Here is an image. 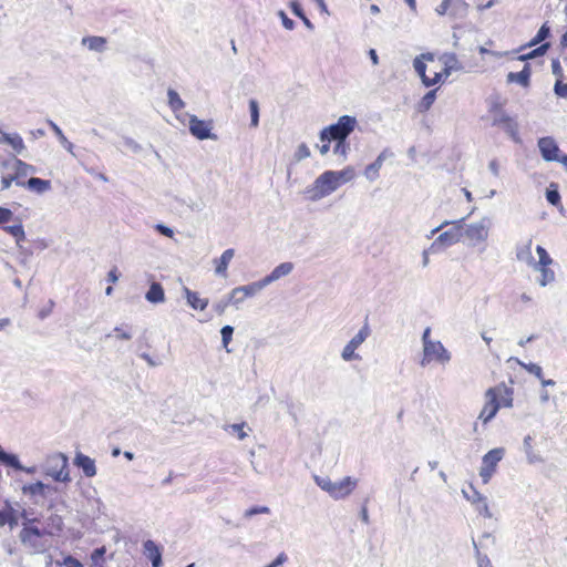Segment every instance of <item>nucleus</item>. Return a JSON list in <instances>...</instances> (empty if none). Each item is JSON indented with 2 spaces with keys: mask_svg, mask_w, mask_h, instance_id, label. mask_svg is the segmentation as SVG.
<instances>
[{
  "mask_svg": "<svg viewBox=\"0 0 567 567\" xmlns=\"http://www.w3.org/2000/svg\"><path fill=\"white\" fill-rule=\"evenodd\" d=\"M64 565L66 567H84L83 564L79 559H76V558H74L72 556H68L64 559Z\"/></svg>",
  "mask_w": 567,
  "mask_h": 567,
  "instance_id": "nucleus-50",
  "label": "nucleus"
},
{
  "mask_svg": "<svg viewBox=\"0 0 567 567\" xmlns=\"http://www.w3.org/2000/svg\"><path fill=\"white\" fill-rule=\"evenodd\" d=\"M310 156L309 147L306 144H300L297 151L298 159H302Z\"/></svg>",
  "mask_w": 567,
  "mask_h": 567,
  "instance_id": "nucleus-48",
  "label": "nucleus"
},
{
  "mask_svg": "<svg viewBox=\"0 0 567 567\" xmlns=\"http://www.w3.org/2000/svg\"><path fill=\"white\" fill-rule=\"evenodd\" d=\"M437 89L429 91L419 102L417 109L420 112H426L431 109L436 99Z\"/></svg>",
  "mask_w": 567,
  "mask_h": 567,
  "instance_id": "nucleus-28",
  "label": "nucleus"
},
{
  "mask_svg": "<svg viewBox=\"0 0 567 567\" xmlns=\"http://www.w3.org/2000/svg\"><path fill=\"white\" fill-rule=\"evenodd\" d=\"M316 484L327 492L332 498L341 499L349 496L357 487V480L350 476L340 482H332L329 477L315 476Z\"/></svg>",
  "mask_w": 567,
  "mask_h": 567,
  "instance_id": "nucleus-4",
  "label": "nucleus"
},
{
  "mask_svg": "<svg viewBox=\"0 0 567 567\" xmlns=\"http://www.w3.org/2000/svg\"><path fill=\"white\" fill-rule=\"evenodd\" d=\"M361 518L364 523H369L368 509L365 506L361 509Z\"/></svg>",
  "mask_w": 567,
  "mask_h": 567,
  "instance_id": "nucleus-62",
  "label": "nucleus"
},
{
  "mask_svg": "<svg viewBox=\"0 0 567 567\" xmlns=\"http://www.w3.org/2000/svg\"><path fill=\"white\" fill-rule=\"evenodd\" d=\"M535 268H537V269L540 271L539 284H540L542 286H546V285H548L549 282L554 281V279H555V274H554V271L549 268V266H536Z\"/></svg>",
  "mask_w": 567,
  "mask_h": 567,
  "instance_id": "nucleus-31",
  "label": "nucleus"
},
{
  "mask_svg": "<svg viewBox=\"0 0 567 567\" xmlns=\"http://www.w3.org/2000/svg\"><path fill=\"white\" fill-rule=\"evenodd\" d=\"M548 48H549V43H544V44L539 45L538 48L529 51L528 53L520 54L517 59L519 61H526V60L534 59L539 55H544L546 53V51L548 50Z\"/></svg>",
  "mask_w": 567,
  "mask_h": 567,
  "instance_id": "nucleus-32",
  "label": "nucleus"
},
{
  "mask_svg": "<svg viewBox=\"0 0 567 567\" xmlns=\"http://www.w3.org/2000/svg\"><path fill=\"white\" fill-rule=\"evenodd\" d=\"M290 9L295 16H297L300 19L303 18L305 13L299 2L292 1L290 3Z\"/></svg>",
  "mask_w": 567,
  "mask_h": 567,
  "instance_id": "nucleus-47",
  "label": "nucleus"
},
{
  "mask_svg": "<svg viewBox=\"0 0 567 567\" xmlns=\"http://www.w3.org/2000/svg\"><path fill=\"white\" fill-rule=\"evenodd\" d=\"M157 230L166 237H173V230L164 225H157Z\"/></svg>",
  "mask_w": 567,
  "mask_h": 567,
  "instance_id": "nucleus-56",
  "label": "nucleus"
},
{
  "mask_svg": "<svg viewBox=\"0 0 567 567\" xmlns=\"http://www.w3.org/2000/svg\"><path fill=\"white\" fill-rule=\"evenodd\" d=\"M353 177L354 171L351 167H347L339 172L326 171L315 181L310 190L312 193L311 198H323L337 190L341 185L350 182Z\"/></svg>",
  "mask_w": 567,
  "mask_h": 567,
  "instance_id": "nucleus-3",
  "label": "nucleus"
},
{
  "mask_svg": "<svg viewBox=\"0 0 567 567\" xmlns=\"http://www.w3.org/2000/svg\"><path fill=\"white\" fill-rule=\"evenodd\" d=\"M555 162L561 163L565 166V168L567 169V154H565V155L558 154V159H556Z\"/></svg>",
  "mask_w": 567,
  "mask_h": 567,
  "instance_id": "nucleus-63",
  "label": "nucleus"
},
{
  "mask_svg": "<svg viewBox=\"0 0 567 567\" xmlns=\"http://www.w3.org/2000/svg\"><path fill=\"white\" fill-rule=\"evenodd\" d=\"M449 360L450 354L441 342H426V346L423 347V358L421 360L423 367L433 361L444 363Z\"/></svg>",
  "mask_w": 567,
  "mask_h": 567,
  "instance_id": "nucleus-9",
  "label": "nucleus"
},
{
  "mask_svg": "<svg viewBox=\"0 0 567 567\" xmlns=\"http://www.w3.org/2000/svg\"><path fill=\"white\" fill-rule=\"evenodd\" d=\"M146 299L153 303L163 302L165 299V293L162 285L158 282H153L146 292Z\"/></svg>",
  "mask_w": 567,
  "mask_h": 567,
  "instance_id": "nucleus-24",
  "label": "nucleus"
},
{
  "mask_svg": "<svg viewBox=\"0 0 567 567\" xmlns=\"http://www.w3.org/2000/svg\"><path fill=\"white\" fill-rule=\"evenodd\" d=\"M504 456V449H493L488 451L482 458V466L480 468V476L482 482L487 484L492 476L495 474L498 463Z\"/></svg>",
  "mask_w": 567,
  "mask_h": 567,
  "instance_id": "nucleus-8",
  "label": "nucleus"
},
{
  "mask_svg": "<svg viewBox=\"0 0 567 567\" xmlns=\"http://www.w3.org/2000/svg\"><path fill=\"white\" fill-rule=\"evenodd\" d=\"M536 252L539 257L538 262H535L534 266H550L553 264V259L548 255L547 250L543 246L536 247Z\"/></svg>",
  "mask_w": 567,
  "mask_h": 567,
  "instance_id": "nucleus-34",
  "label": "nucleus"
},
{
  "mask_svg": "<svg viewBox=\"0 0 567 567\" xmlns=\"http://www.w3.org/2000/svg\"><path fill=\"white\" fill-rule=\"evenodd\" d=\"M35 522L37 519H29L28 523L24 524L20 533V539L23 544L34 546L35 539L47 534L44 529H40L38 526H34Z\"/></svg>",
  "mask_w": 567,
  "mask_h": 567,
  "instance_id": "nucleus-16",
  "label": "nucleus"
},
{
  "mask_svg": "<svg viewBox=\"0 0 567 567\" xmlns=\"http://www.w3.org/2000/svg\"><path fill=\"white\" fill-rule=\"evenodd\" d=\"M235 256L233 248L226 249L218 259L214 260L215 271L221 277H227L228 265Z\"/></svg>",
  "mask_w": 567,
  "mask_h": 567,
  "instance_id": "nucleus-20",
  "label": "nucleus"
},
{
  "mask_svg": "<svg viewBox=\"0 0 567 567\" xmlns=\"http://www.w3.org/2000/svg\"><path fill=\"white\" fill-rule=\"evenodd\" d=\"M0 463L13 467L16 470H21L22 466L18 460V457L13 454H8L0 447Z\"/></svg>",
  "mask_w": 567,
  "mask_h": 567,
  "instance_id": "nucleus-29",
  "label": "nucleus"
},
{
  "mask_svg": "<svg viewBox=\"0 0 567 567\" xmlns=\"http://www.w3.org/2000/svg\"><path fill=\"white\" fill-rule=\"evenodd\" d=\"M293 269V265L291 262H282L278 265L268 276H266L260 285L266 286L279 278L289 275Z\"/></svg>",
  "mask_w": 567,
  "mask_h": 567,
  "instance_id": "nucleus-19",
  "label": "nucleus"
},
{
  "mask_svg": "<svg viewBox=\"0 0 567 567\" xmlns=\"http://www.w3.org/2000/svg\"><path fill=\"white\" fill-rule=\"evenodd\" d=\"M322 145L319 147L320 154L326 155L330 150V143L328 141H321Z\"/></svg>",
  "mask_w": 567,
  "mask_h": 567,
  "instance_id": "nucleus-58",
  "label": "nucleus"
},
{
  "mask_svg": "<svg viewBox=\"0 0 567 567\" xmlns=\"http://www.w3.org/2000/svg\"><path fill=\"white\" fill-rule=\"evenodd\" d=\"M532 70L529 64H525L520 72H509L507 74V82L513 83L516 82L520 84L523 87H528L530 83Z\"/></svg>",
  "mask_w": 567,
  "mask_h": 567,
  "instance_id": "nucleus-21",
  "label": "nucleus"
},
{
  "mask_svg": "<svg viewBox=\"0 0 567 567\" xmlns=\"http://www.w3.org/2000/svg\"><path fill=\"white\" fill-rule=\"evenodd\" d=\"M546 199L554 206L560 204V195L557 189H547Z\"/></svg>",
  "mask_w": 567,
  "mask_h": 567,
  "instance_id": "nucleus-42",
  "label": "nucleus"
},
{
  "mask_svg": "<svg viewBox=\"0 0 567 567\" xmlns=\"http://www.w3.org/2000/svg\"><path fill=\"white\" fill-rule=\"evenodd\" d=\"M555 93L560 97H567V83L558 79L554 86Z\"/></svg>",
  "mask_w": 567,
  "mask_h": 567,
  "instance_id": "nucleus-45",
  "label": "nucleus"
},
{
  "mask_svg": "<svg viewBox=\"0 0 567 567\" xmlns=\"http://www.w3.org/2000/svg\"><path fill=\"white\" fill-rule=\"evenodd\" d=\"M423 60L434 62V56L432 53H425L422 54L421 58H415L413 61L414 69L425 86L435 85L450 75V69L447 66H443L440 71H434L432 76L427 75L426 64Z\"/></svg>",
  "mask_w": 567,
  "mask_h": 567,
  "instance_id": "nucleus-6",
  "label": "nucleus"
},
{
  "mask_svg": "<svg viewBox=\"0 0 567 567\" xmlns=\"http://www.w3.org/2000/svg\"><path fill=\"white\" fill-rule=\"evenodd\" d=\"M107 279H109V281H110V282H112V284H114V282H116V281H117V279H118V272H117V268H116V267L112 268V269L109 271V274H107Z\"/></svg>",
  "mask_w": 567,
  "mask_h": 567,
  "instance_id": "nucleus-55",
  "label": "nucleus"
},
{
  "mask_svg": "<svg viewBox=\"0 0 567 567\" xmlns=\"http://www.w3.org/2000/svg\"><path fill=\"white\" fill-rule=\"evenodd\" d=\"M249 111L251 116V126L256 127L259 123V107L258 102L254 99L249 101Z\"/></svg>",
  "mask_w": 567,
  "mask_h": 567,
  "instance_id": "nucleus-38",
  "label": "nucleus"
},
{
  "mask_svg": "<svg viewBox=\"0 0 567 567\" xmlns=\"http://www.w3.org/2000/svg\"><path fill=\"white\" fill-rule=\"evenodd\" d=\"M105 554V548L104 547H101V548H96L93 553H92V560L93 563H97L99 559H102L103 555Z\"/></svg>",
  "mask_w": 567,
  "mask_h": 567,
  "instance_id": "nucleus-53",
  "label": "nucleus"
},
{
  "mask_svg": "<svg viewBox=\"0 0 567 567\" xmlns=\"http://www.w3.org/2000/svg\"><path fill=\"white\" fill-rule=\"evenodd\" d=\"M461 239V229L458 227H453L444 233H442L431 245L432 250H440L445 247H449L453 244H456Z\"/></svg>",
  "mask_w": 567,
  "mask_h": 567,
  "instance_id": "nucleus-12",
  "label": "nucleus"
},
{
  "mask_svg": "<svg viewBox=\"0 0 567 567\" xmlns=\"http://www.w3.org/2000/svg\"><path fill=\"white\" fill-rule=\"evenodd\" d=\"M144 554L152 561L153 567H159L162 565L161 548L153 540H146L144 543Z\"/></svg>",
  "mask_w": 567,
  "mask_h": 567,
  "instance_id": "nucleus-22",
  "label": "nucleus"
},
{
  "mask_svg": "<svg viewBox=\"0 0 567 567\" xmlns=\"http://www.w3.org/2000/svg\"><path fill=\"white\" fill-rule=\"evenodd\" d=\"M478 567H493L491 560L484 556V557H478Z\"/></svg>",
  "mask_w": 567,
  "mask_h": 567,
  "instance_id": "nucleus-57",
  "label": "nucleus"
},
{
  "mask_svg": "<svg viewBox=\"0 0 567 567\" xmlns=\"http://www.w3.org/2000/svg\"><path fill=\"white\" fill-rule=\"evenodd\" d=\"M301 20L309 30H313L315 27L311 23V21L306 17V14L303 16V18H301Z\"/></svg>",
  "mask_w": 567,
  "mask_h": 567,
  "instance_id": "nucleus-64",
  "label": "nucleus"
},
{
  "mask_svg": "<svg viewBox=\"0 0 567 567\" xmlns=\"http://www.w3.org/2000/svg\"><path fill=\"white\" fill-rule=\"evenodd\" d=\"M355 125L357 120L353 116L343 115L336 124L321 131L320 140L328 142L346 140L354 131Z\"/></svg>",
  "mask_w": 567,
  "mask_h": 567,
  "instance_id": "nucleus-5",
  "label": "nucleus"
},
{
  "mask_svg": "<svg viewBox=\"0 0 567 567\" xmlns=\"http://www.w3.org/2000/svg\"><path fill=\"white\" fill-rule=\"evenodd\" d=\"M8 144L11 145L17 153H21L24 150V142L19 134H10Z\"/></svg>",
  "mask_w": 567,
  "mask_h": 567,
  "instance_id": "nucleus-35",
  "label": "nucleus"
},
{
  "mask_svg": "<svg viewBox=\"0 0 567 567\" xmlns=\"http://www.w3.org/2000/svg\"><path fill=\"white\" fill-rule=\"evenodd\" d=\"M233 332H234V329L230 326H225L221 328L220 333H221V340H223L224 347H227L228 343L230 342Z\"/></svg>",
  "mask_w": 567,
  "mask_h": 567,
  "instance_id": "nucleus-43",
  "label": "nucleus"
},
{
  "mask_svg": "<svg viewBox=\"0 0 567 567\" xmlns=\"http://www.w3.org/2000/svg\"><path fill=\"white\" fill-rule=\"evenodd\" d=\"M279 16L281 17L282 25L287 30H292L295 28V22L291 19H289L284 11H280Z\"/></svg>",
  "mask_w": 567,
  "mask_h": 567,
  "instance_id": "nucleus-49",
  "label": "nucleus"
},
{
  "mask_svg": "<svg viewBox=\"0 0 567 567\" xmlns=\"http://www.w3.org/2000/svg\"><path fill=\"white\" fill-rule=\"evenodd\" d=\"M184 292L188 305L193 309L203 311L207 308L208 299H202L197 292L192 291L188 288H184Z\"/></svg>",
  "mask_w": 567,
  "mask_h": 567,
  "instance_id": "nucleus-23",
  "label": "nucleus"
},
{
  "mask_svg": "<svg viewBox=\"0 0 567 567\" xmlns=\"http://www.w3.org/2000/svg\"><path fill=\"white\" fill-rule=\"evenodd\" d=\"M268 513H269V508L267 506H254V507L248 508L244 515L246 518H249L257 514H268Z\"/></svg>",
  "mask_w": 567,
  "mask_h": 567,
  "instance_id": "nucleus-41",
  "label": "nucleus"
},
{
  "mask_svg": "<svg viewBox=\"0 0 567 567\" xmlns=\"http://www.w3.org/2000/svg\"><path fill=\"white\" fill-rule=\"evenodd\" d=\"M168 96V105L173 112H178L185 107L184 101L181 99L179 94L173 90L169 89L167 92Z\"/></svg>",
  "mask_w": 567,
  "mask_h": 567,
  "instance_id": "nucleus-27",
  "label": "nucleus"
},
{
  "mask_svg": "<svg viewBox=\"0 0 567 567\" xmlns=\"http://www.w3.org/2000/svg\"><path fill=\"white\" fill-rule=\"evenodd\" d=\"M9 524L11 527L17 525V517L12 511H0V526Z\"/></svg>",
  "mask_w": 567,
  "mask_h": 567,
  "instance_id": "nucleus-36",
  "label": "nucleus"
},
{
  "mask_svg": "<svg viewBox=\"0 0 567 567\" xmlns=\"http://www.w3.org/2000/svg\"><path fill=\"white\" fill-rule=\"evenodd\" d=\"M513 389L505 383L489 388L485 392V404L480 413V420L487 423L501 408H511L513 405Z\"/></svg>",
  "mask_w": 567,
  "mask_h": 567,
  "instance_id": "nucleus-2",
  "label": "nucleus"
},
{
  "mask_svg": "<svg viewBox=\"0 0 567 567\" xmlns=\"http://www.w3.org/2000/svg\"><path fill=\"white\" fill-rule=\"evenodd\" d=\"M0 167L2 169L1 190L9 189L12 183L37 194H43L51 189V182L49 179L30 177L25 182L24 178L30 174H34L37 169L16 156L0 161Z\"/></svg>",
  "mask_w": 567,
  "mask_h": 567,
  "instance_id": "nucleus-1",
  "label": "nucleus"
},
{
  "mask_svg": "<svg viewBox=\"0 0 567 567\" xmlns=\"http://www.w3.org/2000/svg\"><path fill=\"white\" fill-rule=\"evenodd\" d=\"M74 465L81 468L86 477L96 475L95 461L83 453H76Z\"/></svg>",
  "mask_w": 567,
  "mask_h": 567,
  "instance_id": "nucleus-18",
  "label": "nucleus"
},
{
  "mask_svg": "<svg viewBox=\"0 0 567 567\" xmlns=\"http://www.w3.org/2000/svg\"><path fill=\"white\" fill-rule=\"evenodd\" d=\"M0 225L2 229L11 235L18 245L25 240V233L20 218L14 217L13 213L6 207L0 206Z\"/></svg>",
  "mask_w": 567,
  "mask_h": 567,
  "instance_id": "nucleus-7",
  "label": "nucleus"
},
{
  "mask_svg": "<svg viewBox=\"0 0 567 567\" xmlns=\"http://www.w3.org/2000/svg\"><path fill=\"white\" fill-rule=\"evenodd\" d=\"M244 425L245 423L231 425L233 430L237 432L239 440H244L247 436V433L244 431Z\"/></svg>",
  "mask_w": 567,
  "mask_h": 567,
  "instance_id": "nucleus-51",
  "label": "nucleus"
},
{
  "mask_svg": "<svg viewBox=\"0 0 567 567\" xmlns=\"http://www.w3.org/2000/svg\"><path fill=\"white\" fill-rule=\"evenodd\" d=\"M83 44L93 51H103L105 49L106 39L103 37H86L82 40Z\"/></svg>",
  "mask_w": 567,
  "mask_h": 567,
  "instance_id": "nucleus-26",
  "label": "nucleus"
},
{
  "mask_svg": "<svg viewBox=\"0 0 567 567\" xmlns=\"http://www.w3.org/2000/svg\"><path fill=\"white\" fill-rule=\"evenodd\" d=\"M213 121L199 120L195 115L189 116V132L193 136L198 140L216 138V135L212 134Z\"/></svg>",
  "mask_w": 567,
  "mask_h": 567,
  "instance_id": "nucleus-10",
  "label": "nucleus"
},
{
  "mask_svg": "<svg viewBox=\"0 0 567 567\" xmlns=\"http://www.w3.org/2000/svg\"><path fill=\"white\" fill-rule=\"evenodd\" d=\"M551 68H553V73L560 79L563 76V70H561L559 61L554 60Z\"/></svg>",
  "mask_w": 567,
  "mask_h": 567,
  "instance_id": "nucleus-54",
  "label": "nucleus"
},
{
  "mask_svg": "<svg viewBox=\"0 0 567 567\" xmlns=\"http://www.w3.org/2000/svg\"><path fill=\"white\" fill-rule=\"evenodd\" d=\"M45 485L42 482H35L22 487L23 494L27 495H43Z\"/></svg>",
  "mask_w": 567,
  "mask_h": 567,
  "instance_id": "nucleus-33",
  "label": "nucleus"
},
{
  "mask_svg": "<svg viewBox=\"0 0 567 567\" xmlns=\"http://www.w3.org/2000/svg\"><path fill=\"white\" fill-rule=\"evenodd\" d=\"M261 288L262 285H260V282L234 288L229 295V302L234 305L243 302L246 298L254 296Z\"/></svg>",
  "mask_w": 567,
  "mask_h": 567,
  "instance_id": "nucleus-15",
  "label": "nucleus"
},
{
  "mask_svg": "<svg viewBox=\"0 0 567 567\" xmlns=\"http://www.w3.org/2000/svg\"><path fill=\"white\" fill-rule=\"evenodd\" d=\"M530 302H532V298L526 293H522L520 296L514 298L511 301V310H513L515 312L522 311L523 307L526 305H529Z\"/></svg>",
  "mask_w": 567,
  "mask_h": 567,
  "instance_id": "nucleus-30",
  "label": "nucleus"
},
{
  "mask_svg": "<svg viewBox=\"0 0 567 567\" xmlns=\"http://www.w3.org/2000/svg\"><path fill=\"white\" fill-rule=\"evenodd\" d=\"M336 145L333 147V152L336 154H339V155H342V156H346L348 150H349V144L346 142V140H340V141H336Z\"/></svg>",
  "mask_w": 567,
  "mask_h": 567,
  "instance_id": "nucleus-44",
  "label": "nucleus"
},
{
  "mask_svg": "<svg viewBox=\"0 0 567 567\" xmlns=\"http://www.w3.org/2000/svg\"><path fill=\"white\" fill-rule=\"evenodd\" d=\"M369 56L374 65H377L379 63L378 54L374 49L369 50Z\"/></svg>",
  "mask_w": 567,
  "mask_h": 567,
  "instance_id": "nucleus-59",
  "label": "nucleus"
},
{
  "mask_svg": "<svg viewBox=\"0 0 567 567\" xmlns=\"http://www.w3.org/2000/svg\"><path fill=\"white\" fill-rule=\"evenodd\" d=\"M480 53H481V54H487V53H488V54H492V55H494V56H501V55H502V53H498V52H492V51H489V50H487V49H485V48H483V47H481V48H480Z\"/></svg>",
  "mask_w": 567,
  "mask_h": 567,
  "instance_id": "nucleus-61",
  "label": "nucleus"
},
{
  "mask_svg": "<svg viewBox=\"0 0 567 567\" xmlns=\"http://www.w3.org/2000/svg\"><path fill=\"white\" fill-rule=\"evenodd\" d=\"M114 332L116 333V338L120 340H130L132 338V334L128 330H124L123 328L116 327L114 329Z\"/></svg>",
  "mask_w": 567,
  "mask_h": 567,
  "instance_id": "nucleus-46",
  "label": "nucleus"
},
{
  "mask_svg": "<svg viewBox=\"0 0 567 567\" xmlns=\"http://www.w3.org/2000/svg\"><path fill=\"white\" fill-rule=\"evenodd\" d=\"M538 148L543 158L547 162H554L558 159L559 147L556 141L550 136L540 137L538 140Z\"/></svg>",
  "mask_w": 567,
  "mask_h": 567,
  "instance_id": "nucleus-13",
  "label": "nucleus"
},
{
  "mask_svg": "<svg viewBox=\"0 0 567 567\" xmlns=\"http://www.w3.org/2000/svg\"><path fill=\"white\" fill-rule=\"evenodd\" d=\"M550 33V30H549V27H547L546 24H543L537 34L535 35V38L529 42V47H533V45H536L537 43L544 41Z\"/></svg>",
  "mask_w": 567,
  "mask_h": 567,
  "instance_id": "nucleus-37",
  "label": "nucleus"
},
{
  "mask_svg": "<svg viewBox=\"0 0 567 567\" xmlns=\"http://www.w3.org/2000/svg\"><path fill=\"white\" fill-rule=\"evenodd\" d=\"M465 235L472 241H484L488 237V226L484 221L468 225Z\"/></svg>",
  "mask_w": 567,
  "mask_h": 567,
  "instance_id": "nucleus-17",
  "label": "nucleus"
},
{
  "mask_svg": "<svg viewBox=\"0 0 567 567\" xmlns=\"http://www.w3.org/2000/svg\"><path fill=\"white\" fill-rule=\"evenodd\" d=\"M384 155L380 154L377 159L368 165L364 169V175L368 179H375L379 176V171L383 164Z\"/></svg>",
  "mask_w": 567,
  "mask_h": 567,
  "instance_id": "nucleus-25",
  "label": "nucleus"
},
{
  "mask_svg": "<svg viewBox=\"0 0 567 567\" xmlns=\"http://www.w3.org/2000/svg\"><path fill=\"white\" fill-rule=\"evenodd\" d=\"M370 329L368 324H364L360 331L348 342V344L342 350V358L346 361H351L353 359H358L359 355L355 354V350L360 347L362 342L369 337Z\"/></svg>",
  "mask_w": 567,
  "mask_h": 567,
  "instance_id": "nucleus-11",
  "label": "nucleus"
},
{
  "mask_svg": "<svg viewBox=\"0 0 567 567\" xmlns=\"http://www.w3.org/2000/svg\"><path fill=\"white\" fill-rule=\"evenodd\" d=\"M470 487L471 494L463 491L465 498L475 506L480 515L484 517H491L486 497L482 495L473 485H471Z\"/></svg>",
  "mask_w": 567,
  "mask_h": 567,
  "instance_id": "nucleus-14",
  "label": "nucleus"
},
{
  "mask_svg": "<svg viewBox=\"0 0 567 567\" xmlns=\"http://www.w3.org/2000/svg\"><path fill=\"white\" fill-rule=\"evenodd\" d=\"M62 460V468L61 471L55 475V480L66 482L70 480L69 477V471H68V458L64 455H60Z\"/></svg>",
  "mask_w": 567,
  "mask_h": 567,
  "instance_id": "nucleus-39",
  "label": "nucleus"
},
{
  "mask_svg": "<svg viewBox=\"0 0 567 567\" xmlns=\"http://www.w3.org/2000/svg\"><path fill=\"white\" fill-rule=\"evenodd\" d=\"M288 559L287 555L285 553H280L277 558L275 559V561L280 566L282 565L284 563H286Z\"/></svg>",
  "mask_w": 567,
  "mask_h": 567,
  "instance_id": "nucleus-60",
  "label": "nucleus"
},
{
  "mask_svg": "<svg viewBox=\"0 0 567 567\" xmlns=\"http://www.w3.org/2000/svg\"><path fill=\"white\" fill-rule=\"evenodd\" d=\"M452 0H443L437 7L436 11L439 14H445L451 6Z\"/></svg>",
  "mask_w": 567,
  "mask_h": 567,
  "instance_id": "nucleus-52",
  "label": "nucleus"
},
{
  "mask_svg": "<svg viewBox=\"0 0 567 567\" xmlns=\"http://www.w3.org/2000/svg\"><path fill=\"white\" fill-rule=\"evenodd\" d=\"M523 368L528 371L529 373L534 374L537 379H542L543 375V369L540 365L536 363H527L523 364Z\"/></svg>",
  "mask_w": 567,
  "mask_h": 567,
  "instance_id": "nucleus-40",
  "label": "nucleus"
}]
</instances>
